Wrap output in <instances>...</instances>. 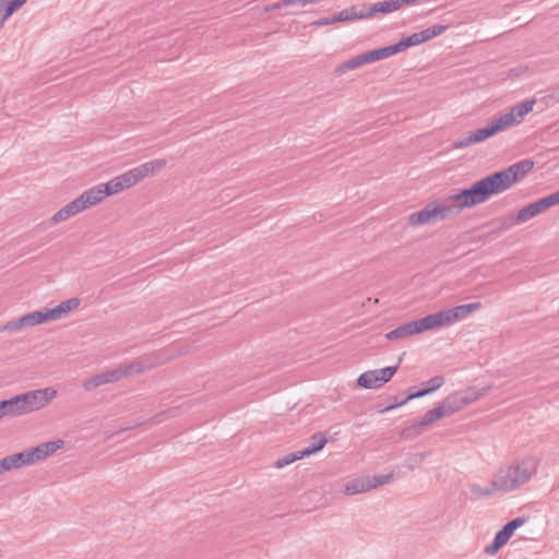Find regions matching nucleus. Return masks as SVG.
Masks as SVG:
<instances>
[{
    "label": "nucleus",
    "mask_w": 559,
    "mask_h": 559,
    "mask_svg": "<svg viewBox=\"0 0 559 559\" xmlns=\"http://www.w3.org/2000/svg\"><path fill=\"white\" fill-rule=\"evenodd\" d=\"M416 0H397V10L404 5L415 4Z\"/></svg>",
    "instance_id": "57"
},
{
    "label": "nucleus",
    "mask_w": 559,
    "mask_h": 559,
    "mask_svg": "<svg viewBox=\"0 0 559 559\" xmlns=\"http://www.w3.org/2000/svg\"><path fill=\"white\" fill-rule=\"evenodd\" d=\"M428 452L411 454L407 459V467L412 471L417 465L421 464L428 456Z\"/></svg>",
    "instance_id": "48"
},
{
    "label": "nucleus",
    "mask_w": 559,
    "mask_h": 559,
    "mask_svg": "<svg viewBox=\"0 0 559 559\" xmlns=\"http://www.w3.org/2000/svg\"><path fill=\"white\" fill-rule=\"evenodd\" d=\"M299 4L301 7L306 5V0H281L274 4V8L281 9L289 5Z\"/></svg>",
    "instance_id": "51"
},
{
    "label": "nucleus",
    "mask_w": 559,
    "mask_h": 559,
    "mask_svg": "<svg viewBox=\"0 0 559 559\" xmlns=\"http://www.w3.org/2000/svg\"><path fill=\"white\" fill-rule=\"evenodd\" d=\"M23 329L25 328L21 317L0 325V332H16Z\"/></svg>",
    "instance_id": "46"
},
{
    "label": "nucleus",
    "mask_w": 559,
    "mask_h": 559,
    "mask_svg": "<svg viewBox=\"0 0 559 559\" xmlns=\"http://www.w3.org/2000/svg\"><path fill=\"white\" fill-rule=\"evenodd\" d=\"M123 378H126V372L122 370V367L120 365L115 369L106 370L104 372L94 374L93 377L83 382V388L86 391H93L103 384L114 383Z\"/></svg>",
    "instance_id": "9"
},
{
    "label": "nucleus",
    "mask_w": 559,
    "mask_h": 559,
    "mask_svg": "<svg viewBox=\"0 0 559 559\" xmlns=\"http://www.w3.org/2000/svg\"><path fill=\"white\" fill-rule=\"evenodd\" d=\"M84 211L83 202L79 198L68 203L66 206L60 209L57 213L51 217L52 224H58L60 222L67 221L68 218L74 216L75 214Z\"/></svg>",
    "instance_id": "16"
},
{
    "label": "nucleus",
    "mask_w": 559,
    "mask_h": 559,
    "mask_svg": "<svg viewBox=\"0 0 559 559\" xmlns=\"http://www.w3.org/2000/svg\"><path fill=\"white\" fill-rule=\"evenodd\" d=\"M526 521L527 519L525 516H518L506 523L502 528L496 533L491 544L485 548V554L490 556L497 554L509 542L514 532Z\"/></svg>",
    "instance_id": "8"
},
{
    "label": "nucleus",
    "mask_w": 559,
    "mask_h": 559,
    "mask_svg": "<svg viewBox=\"0 0 559 559\" xmlns=\"http://www.w3.org/2000/svg\"><path fill=\"white\" fill-rule=\"evenodd\" d=\"M471 491L478 497H483V496L489 497V496L493 495L496 491H500V490H499V488H496V486L493 485V479H492L490 487L483 488L478 484H473L471 486Z\"/></svg>",
    "instance_id": "41"
},
{
    "label": "nucleus",
    "mask_w": 559,
    "mask_h": 559,
    "mask_svg": "<svg viewBox=\"0 0 559 559\" xmlns=\"http://www.w3.org/2000/svg\"><path fill=\"white\" fill-rule=\"evenodd\" d=\"M12 469V466L10 464V461H9V457L5 456L3 457L2 460H0V473H4V472H8V471H11Z\"/></svg>",
    "instance_id": "54"
},
{
    "label": "nucleus",
    "mask_w": 559,
    "mask_h": 559,
    "mask_svg": "<svg viewBox=\"0 0 559 559\" xmlns=\"http://www.w3.org/2000/svg\"><path fill=\"white\" fill-rule=\"evenodd\" d=\"M544 202L549 210L550 207L559 204V190L543 198Z\"/></svg>",
    "instance_id": "50"
},
{
    "label": "nucleus",
    "mask_w": 559,
    "mask_h": 559,
    "mask_svg": "<svg viewBox=\"0 0 559 559\" xmlns=\"http://www.w3.org/2000/svg\"><path fill=\"white\" fill-rule=\"evenodd\" d=\"M461 202L462 199L460 195V190L440 201V203H443V207L449 217L456 216L464 210L459 206Z\"/></svg>",
    "instance_id": "24"
},
{
    "label": "nucleus",
    "mask_w": 559,
    "mask_h": 559,
    "mask_svg": "<svg viewBox=\"0 0 559 559\" xmlns=\"http://www.w3.org/2000/svg\"><path fill=\"white\" fill-rule=\"evenodd\" d=\"M547 206L544 202V199H539L535 202H532L527 205H525L524 207H522L518 213H516V218L519 222L522 223H525L527 222L528 219L537 216L538 214L547 211Z\"/></svg>",
    "instance_id": "17"
},
{
    "label": "nucleus",
    "mask_w": 559,
    "mask_h": 559,
    "mask_svg": "<svg viewBox=\"0 0 559 559\" xmlns=\"http://www.w3.org/2000/svg\"><path fill=\"white\" fill-rule=\"evenodd\" d=\"M0 408L3 417H17L25 415L21 394L14 395L9 400L0 401Z\"/></svg>",
    "instance_id": "15"
},
{
    "label": "nucleus",
    "mask_w": 559,
    "mask_h": 559,
    "mask_svg": "<svg viewBox=\"0 0 559 559\" xmlns=\"http://www.w3.org/2000/svg\"><path fill=\"white\" fill-rule=\"evenodd\" d=\"M136 183L134 177L132 176L131 169L127 173L115 177L114 179L109 180L108 182L104 183V187L107 190V193L109 195L117 194L124 189H128Z\"/></svg>",
    "instance_id": "12"
},
{
    "label": "nucleus",
    "mask_w": 559,
    "mask_h": 559,
    "mask_svg": "<svg viewBox=\"0 0 559 559\" xmlns=\"http://www.w3.org/2000/svg\"><path fill=\"white\" fill-rule=\"evenodd\" d=\"M481 307L480 302H473L467 305H461L451 308L452 314L455 317V321L462 320L471 314L473 311L479 309Z\"/></svg>",
    "instance_id": "32"
},
{
    "label": "nucleus",
    "mask_w": 559,
    "mask_h": 559,
    "mask_svg": "<svg viewBox=\"0 0 559 559\" xmlns=\"http://www.w3.org/2000/svg\"><path fill=\"white\" fill-rule=\"evenodd\" d=\"M370 490V477L355 478L345 485L344 492L348 496L366 492Z\"/></svg>",
    "instance_id": "22"
},
{
    "label": "nucleus",
    "mask_w": 559,
    "mask_h": 559,
    "mask_svg": "<svg viewBox=\"0 0 559 559\" xmlns=\"http://www.w3.org/2000/svg\"><path fill=\"white\" fill-rule=\"evenodd\" d=\"M397 10V0H384L371 4L365 10L366 19L372 17L377 13L388 14Z\"/></svg>",
    "instance_id": "20"
},
{
    "label": "nucleus",
    "mask_w": 559,
    "mask_h": 559,
    "mask_svg": "<svg viewBox=\"0 0 559 559\" xmlns=\"http://www.w3.org/2000/svg\"><path fill=\"white\" fill-rule=\"evenodd\" d=\"M440 404L444 409L447 416H451L465 407L463 405L462 397L460 396L459 392H454L448 395L442 402H440Z\"/></svg>",
    "instance_id": "23"
},
{
    "label": "nucleus",
    "mask_w": 559,
    "mask_h": 559,
    "mask_svg": "<svg viewBox=\"0 0 559 559\" xmlns=\"http://www.w3.org/2000/svg\"><path fill=\"white\" fill-rule=\"evenodd\" d=\"M444 384L443 376H435L423 383L424 388L408 394V399H419L433 393Z\"/></svg>",
    "instance_id": "19"
},
{
    "label": "nucleus",
    "mask_w": 559,
    "mask_h": 559,
    "mask_svg": "<svg viewBox=\"0 0 559 559\" xmlns=\"http://www.w3.org/2000/svg\"><path fill=\"white\" fill-rule=\"evenodd\" d=\"M499 235H500V233L498 231V229L493 228V229L489 230L488 233L478 236V240L484 241V242L490 241V240L496 239Z\"/></svg>",
    "instance_id": "52"
},
{
    "label": "nucleus",
    "mask_w": 559,
    "mask_h": 559,
    "mask_svg": "<svg viewBox=\"0 0 559 559\" xmlns=\"http://www.w3.org/2000/svg\"><path fill=\"white\" fill-rule=\"evenodd\" d=\"M80 299L76 297L61 301L58 306L50 308L53 320L60 319L62 316L69 313L71 310L80 306Z\"/></svg>",
    "instance_id": "25"
},
{
    "label": "nucleus",
    "mask_w": 559,
    "mask_h": 559,
    "mask_svg": "<svg viewBox=\"0 0 559 559\" xmlns=\"http://www.w3.org/2000/svg\"><path fill=\"white\" fill-rule=\"evenodd\" d=\"M12 468H20L22 466L32 465L25 451L8 455Z\"/></svg>",
    "instance_id": "36"
},
{
    "label": "nucleus",
    "mask_w": 559,
    "mask_h": 559,
    "mask_svg": "<svg viewBox=\"0 0 559 559\" xmlns=\"http://www.w3.org/2000/svg\"><path fill=\"white\" fill-rule=\"evenodd\" d=\"M36 325L46 323L49 321H55L50 311V308H45L41 310L31 312Z\"/></svg>",
    "instance_id": "40"
},
{
    "label": "nucleus",
    "mask_w": 559,
    "mask_h": 559,
    "mask_svg": "<svg viewBox=\"0 0 559 559\" xmlns=\"http://www.w3.org/2000/svg\"><path fill=\"white\" fill-rule=\"evenodd\" d=\"M424 427L425 426H421L420 425V420H419L418 423H415V424H413V425H411L408 427H405L401 431L400 436L402 438H404V439H409V438L417 437V436H419L421 433Z\"/></svg>",
    "instance_id": "43"
},
{
    "label": "nucleus",
    "mask_w": 559,
    "mask_h": 559,
    "mask_svg": "<svg viewBox=\"0 0 559 559\" xmlns=\"http://www.w3.org/2000/svg\"><path fill=\"white\" fill-rule=\"evenodd\" d=\"M448 25H433L421 32H418L421 43H426L441 34H443L448 29Z\"/></svg>",
    "instance_id": "33"
},
{
    "label": "nucleus",
    "mask_w": 559,
    "mask_h": 559,
    "mask_svg": "<svg viewBox=\"0 0 559 559\" xmlns=\"http://www.w3.org/2000/svg\"><path fill=\"white\" fill-rule=\"evenodd\" d=\"M418 333L427 332L440 328L435 313L428 314L421 319L416 320Z\"/></svg>",
    "instance_id": "35"
},
{
    "label": "nucleus",
    "mask_w": 559,
    "mask_h": 559,
    "mask_svg": "<svg viewBox=\"0 0 559 559\" xmlns=\"http://www.w3.org/2000/svg\"><path fill=\"white\" fill-rule=\"evenodd\" d=\"M169 360V357L163 355L162 353H150L147 355H143L130 364L121 365L122 370L126 372V378L130 376L140 374L147 370H151L157 366H162Z\"/></svg>",
    "instance_id": "5"
},
{
    "label": "nucleus",
    "mask_w": 559,
    "mask_h": 559,
    "mask_svg": "<svg viewBox=\"0 0 559 559\" xmlns=\"http://www.w3.org/2000/svg\"><path fill=\"white\" fill-rule=\"evenodd\" d=\"M306 457V455L304 454L302 450L301 451H297V452H294V453H289L281 459H278L276 462H275V466L278 467V468H282L297 460H301Z\"/></svg>",
    "instance_id": "39"
},
{
    "label": "nucleus",
    "mask_w": 559,
    "mask_h": 559,
    "mask_svg": "<svg viewBox=\"0 0 559 559\" xmlns=\"http://www.w3.org/2000/svg\"><path fill=\"white\" fill-rule=\"evenodd\" d=\"M166 165V159L158 158L151 162H146L138 167L131 169L132 176L134 177L136 183L143 178L152 175L158 170H160Z\"/></svg>",
    "instance_id": "13"
},
{
    "label": "nucleus",
    "mask_w": 559,
    "mask_h": 559,
    "mask_svg": "<svg viewBox=\"0 0 559 559\" xmlns=\"http://www.w3.org/2000/svg\"><path fill=\"white\" fill-rule=\"evenodd\" d=\"M423 44L418 33H413L406 37L401 38L395 45L399 52L406 50L409 47Z\"/></svg>",
    "instance_id": "34"
},
{
    "label": "nucleus",
    "mask_w": 559,
    "mask_h": 559,
    "mask_svg": "<svg viewBox=\"0 0 559 559\" xmlns=\"http://www.w3.org/2000/svg\"><path fill=\"white\" fill-rule=\"evenodd\" d=\"M362 19H366L365 10L357 11L355 7H352L350 9H345L338 13H335L332 16V22L338 23V22H348V21L362 20Z\"/></svg>",
    "instance_id": "26"
},
{
    "label": "nucleus",
    "mask_w": 559,
    "mask_h": 559,
    "mask_svg": "<svg viewBox=\"0 0 559 559\" xmlns=\"http://www.w3.org/2000/svg\"><path fill=\"white\" fill-rule=\"evenodd\" d=\"M498 194L490 175L475 181L469 188L460 189L461 209H471L485 203L492 195Z\"/></svg>",
    "instance_id": "3"
},
{
    "label": "nucleus",
    "mask_w": 559,
    "mask_h": 559,
    "mask_svg": "<svg viewBox=\"0 0 559 559\" xmlns=\"http://www.w3.org/2000/svg\"><path fill=\"white\" fill-rule=\"evenodd\" d=\"M129 429H130V427H121V428H120L119 430H117V431H106V432H105V437H106V439H110V438H112L114 436H117V435H120V433H122V432H124V431H128Z\"/></svg>",
    "instance_id": "56"
},
{
    "label": "nucleus",
    "mask_w": 559,
    "mask_h": 559,
    "mask_svg": "<svg viewBox=\"0 0 559 559\" xmlns=\"http://www.w3.org/2000/svg\"><path fill=\"white\" fill-rule=\"evenodd\" d=\"M56 396L57 390L51 386L22 393L24 413L29 414L46 407Z\"/></svg>",
    "instance_id": "4"
},
{
    "label": "nucleus",
    "mask_w": 559,
    "mask_h": 559,
    "mask_svg": "<svg viewBox=\"0 0 559 559\" xmlns=\"http://www.w3.org/2000/svg\"><path fill=\"white\" fill-rule=\"evenodd\" d=\"M445 416H447V414H445L444 409L442 408L441 404L439 403L435 408L428 411L424 415V417L420 419V425L427 427Z\"/></svg>",
    "instance_id": "31"
},
{
    "label": "nucleus",
    "mask_w": 559,
    "mask_h": 559,
    "mask_svg": "<svg viewBox=\"0 0 559 559\" xmlns=\"http://www.w3.org/2000/svg\"><path fill=\"white\" fill-rule=\"evenodd\" d=\"M366 63H367L366 57L364 53H361V55L355 56V57L350 58L349 60L338 64L335 68L334 73L341 75V74L345 73L346 71L357 69Z\"/></svg>",
    "instance_id": "27"
},
{
    "label": "nucleus",
    "mask_w": 559,
    "mask_h": 559,
    "mask_svg": "<svg viewBox=\"0 0 559 559\" xmlns=\"http://www.w3.org/2000/svg\"><path fill=\"white\" fill-rule=\"evenodd\" d=\"M535 105V100H525L516 104L511 108V110L507 114L500 115V119L504 120L506 118H511L508 128L514 123H520L526 115H528Z\"/></svg>",
    "instance_id": "11"
},
{
    "label": "nucleus",
    "mask_w": 559,
    "mask_h": 559,
    "mask_svg": "<svg viewBox=\"0 0 559 559\" xmlns=\"http://www.w3.org/2000/svg\"><path fill=\"white\" fill-rule=\"evenodd\" d=\"M460 396L462 397V402L464 406L469 405L471 403L477 401L479 396L481 395L479 391L469 388L464 391H457Z\"/></svg>",
    "instance_id": "42"
},
{
    "label": "nucleus",
    "mask_w": 559,
    "mask_h": 559,
    "mask_svg": "<svg viewBox=\"0 0 559 559\" xmlns=\"http://www.w3.org/2000/svg\"><path fill=\"white\" fill-rule=\"evenodd\" d=\"M490 224L495 225L498 231L502 234L509 230L513 225L521 224V222L518 221L516 213H509L506 216L493 219Z\"/></svg>",
    "instance_id": "28"
},
{
    "label": "nucleus",
    "mask_w": 559,
    "mask_h": 559,
    "mask_svg": "<svg viewBox=\"0 0 559 559\" xmlns=\"http://www.w3.org/2000/svg\"><path fill=\"white\" fill-rule=\"evenodd\" d=\"M538 459L527 456L511 465L501 466L493 475V485L500 491H512L526 484L536 474Z\"/></svg>",
    "instance_id": "1"
},
{
    "label": "nucleus",
    "mask_w": 559,
    "mask_h": 559,
    "mask_svg": "<svg viewBox=\"0 0 559 559\" xmlns=\"http://www.w3.org/2000/svg\"><path fill=\"white\" fill-rule=\"evenodd\" d=\"M435 316L440 328L450 325L455 322V317L452 314L451 308L436 312Z\"/></svg>",
    "instance_id": "38"
},
{
    "label": "nucleus",
    "mask_w": 559,
    "mask_h": 559,
    "mask_svg": "<svg viewBox=\"0 0 559 559\" xmlns=\"http://www.w3.org/2000/svg\"><path fill=\"white\" fill-rule=\"evenodd\" d=\"M311 440L312 442L302 450L306 456H309L321 451L328 441L324 435L321 432L312 435Z\"/></svg>",
    "instance_id": "30"
},
{
    "label": "nucleus",
    "mask_w": 559,
    "mask_h": 559,
    "mask_svg": "<svg viewBox=\"0 0 559 559\" xmlns=\"http://www.w3.org/2000/svg\"><path fill=\"white\" fill-rule=\"evenodd\" d=\"M31 464L45 460L40 444L25 450Z\"/></svg>",
    "instance_id": "45"
},
{
    "label": "nucleus",
    "mask_w": 559,
    "mask_h": 559,
    "mask_svg": "<svg viewBox=\"0 0 559 559\" xmlns=\"http://www.w3.org/2000/svg\"><path fill=\"white\" fill-rule=\"evenodd\" d=\"M418 334L416 320L401 324L396 329L388 332L385 338L389 341L403 340L411 335Z\"/></svg>",
    "instance_id": "18"
},
{
    "label": "nucleus",
    "mask_w": 559,
    "mask_h": 559,
    "mask_svg": "<svg viewBox=\"0 0 559 559\" xmlns=\"http://www.w3.org/2000/svg\"><path fill=\"white\" fill-rule=\"evenodd\" d=\"M21 318L23 320L24 328H31L36 325L31 312L25 316H22Z\"/></svg>",
    "instance_id": "55"
},
{
    "label": "nucleus",
    "mask_w": 559,
    "mask_h": 559,
    "mask_svg": "<svg viewBox=\"0 0 559 559\" xmlns=\"http://www.w3.org/2000/svg\"><path fill=\"white\" fill-rule=\"evenodd\" d=\"M449 218L443 203L440 201H432L428 203L423 210L412 213L408 217L411 225L419 226L429 223H435Z\"/></svg>",
    "instance_id": "6"
},
{
    "label": "nucleus",
    "mask_w": 559,
    "mask_h": 559,
    "mask_svg": "<svg viewBox=\"0 0 559 559\" xmlns=\"http://www.w3.org/2000/svg\"><path fill=\"white\" fill-rule=\"evenodd\" d=\"M105 197H109L107 193L104 183L93 187L86 191H84L79 199L83 202V209H87L90 206L96 205L103 201Z\"/></svg>",
    "instance_id": "14"
},
{
    "label": "nucleus",
    "mask_w": 559,
    "mask_h": 559,
    "mask_svg": "<svg viewBox=\"0 0 559 559\" xmlns=\"http://www.w3.org/2000/svg\"><path fill=\"white\" fill-rule=\"evenodd\" d=\"M474 144H476V141L474 139L473 133H469L468 135L461 136V138L456 139L455 141H453L451 146L454 150H460V148H465V147L472 146Z\"/></svg>",
    "instance_id": "44"
},
{
    "label": "nucleus",
    "mask_w": 559,
    "mask_h": 559,
    "mask_svg": "<svg viewBox=\"0 0 559 559\" xmlns=\"http://www.w3.org/2000/svg\"><path fill=\"white\" fill-rule=\"evenodd\" d=\"M331 24H334V22H332V16L331 17H321V19L312 22L311 25L319 27V26H325V25H331Z\"/></svg>",
    "instance_id": "53"
},
{
    "label": "nucleus",
    "mask_w": 559,
    "mask_h": 559,
    "mask_svg": "<svg viewBox=\"0 0 559 559\" xmlns=\"http://www.w3.org/2000/svg\"><path fill=\"white\" fill-rule=\"evenodd\" d=\"M397 369L399 365H395L366 371L358 377L357 384L364 389L380 388L393 378Z\"/></svg>",
    "instance_id": "7"
},
{
    "label": "nucleus",
    "mask_w": 559,
    "mask_h": 559,
    "mask_svg": "<svg viewBox=\"0 0 559 559\" xmlns=\"http://www.w3.org/2000/svg\"><path fill=\"white\" fill-rule=\"evenodd\" d=\"M532 159H522L499 171L490 174V178L499 193L510 189L513 185L520 182L533 169Z\"/></svg>",
    "instance_id": "2"
},
{
    "label": "nucleus",
    "mask_w": 559,
    "mask_h": 559,
    "mask_svg": "<svg viewBox=\"0 0 559 559\" xmlns=\"http://www.w3.org/2000/svg\"><path fill=\"white\" fill-rule=\"evenodd\" d=\"M393 473L386 475H373L372 477H370V489L390 483L393 479Z\"/></svg>",
    "instance_id": "47"
},
{
    "label": "nucleus",
    "mask_w": 559,
    "mask_h": 559,
    "mask_svg": "<svg viewBox=\"0 0 559 559\" xmlns=\"http://www.w3.org/2000/svg\"><path fill=\"white\" fill-rule=\"evenodd\" d=\"M389 400L391 401V403L389 405H386L382 411H380L381 413L389 412L399 406H402V405L406 404L408 401H411L412 399H408V395H407L405 399H403L401 401L397 399V396H390Z\"/></svg>",
    "instance_id": "49"
},
{
    "label": "nucleus",
    "mask_w": 559,
    "mask_h": 559,
    "mask_svg": "<svg viewBox=\"0 0 559 559\" xmlns=\"http://www.w3.org/2000/svg\"><path fill=\"white\" fill-rule=\"evenodd\" d=\"M63 445H64V441L61 439L40 443L45 459L52 455L56 451L62 449Z\"/></svg>",
    "instance_id": "37"
},
{
    "label": "nucleus",
    "mask_w": 559,
    "mask_h": 559,
    "mask_svg": "<svg viewBox=\"0 0 559 559\" xmlns=\"http://www.w3.org/2000/svg\"><path fill=\"white\" fill-rule=\"evenodd\" d=\"M510 119L511 118H506L504 120H501L500 117H495L486 127L479 128L476 131L472 132L476 141V144L506 130L508 128Z\"/></svg>",
    "instance_id": "10"
},
{
    "label": "nucleus",
    "mask_w": 559,
    "mask_h": 559,
    "mask_svg": "<svg viewBox=\"0 0 559 559\" xmlns=\"http://www.w3.org/2000/svg\"><path fill=\"white\" fill-rule=\"evenodd\" d=\"M396 53H397V50H396L394 44L364 52L367 63L382 60V59L389 58Z\"/></svg>",
    "instance_id": "21"
},
{
    "label": "nucleus",
    "mask_w": 559,
    "mask_h": 559,
    "mask_svg": "<svg viewBox=\"0 0 559 559\" xmlns=\"http://www.w3.org/2000/svg\"><path fill=\"white\" fill-rule=\"evenodd\" d=\"M26 0H0L2 19H9L16 10L25 4Z\"/></svg>",
    "instance_id": "29"
}]
</instances>
